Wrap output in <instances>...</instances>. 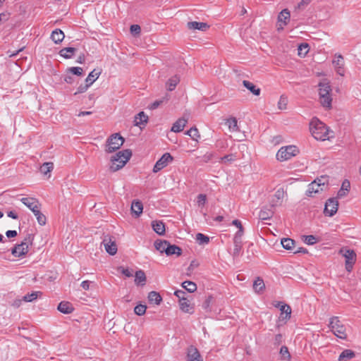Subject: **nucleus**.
<instances>
[{
	"mask_svg": "<svg viewBox=\"0 0 361 361\" xmlns=\"http://www.w3.org/2000/svg\"><path fill=\"white\" fill-rule=\"evenodd\" d=\"M310 130L312 135L317 140L329 139V129L327 126L317 118L312 119L310 123Z\"/></svg>",
	"mask_w": 361,
	"mask_h": 361,
	"instance_id": "nucleus-1",
	"label": "nucleus"
},
{
	"mask_svg": "<svg viewBox=\"0 0 361 361\" xmlns=\"http://www.w3.org/2000/svg\"><path fill=\"white\" fill-rule=\"evenodd\" d=\"M132 156V152L130 149H124L118 152L111 158V165L110 169L115 172L123 168Z\"/></svg>",
	"mask_w": 361,
	"mask_h": 361,
	"instance_id": "nucleus-2",
	"label": "nucleus"
},
{
	"mask_svg": "<svg viewBox=\"0 0 361 361\" xmlns=\"http://www.w3.org/2000/svg\"><path fill=\"white\" fill-rule=\"evenodd\" d=\"M319 94L322 105L327 109L331 107L332 98L331 96V88L329 82H319Z\"/></svg>",
	"mask_w": 361,
	"mask_h": 361,
	"instance_id": "nucleus-3",
	"label": "nucleus"
},
{
	"mask_svg": "<svg viewBox=\"0 0 361 361\" xmlns=\"http://www.w3.org/2000/svg\"><path fill=\"white\" fill-rule=\"evenodd\" d=\"M328 178L322 176L317 178L308 185V188L306 191V195L308 197H313L314 194L319 193L320 191L324 190L327 188Z\"/></svg>",
	"mask_w": 361,
	"mask_h": 361,
	"instance_id": "nucleus-4",
	"label": "nucleus"
},
{
	"mask_svg": "<svg viewBox=\"0 0 361 361\" xmlns=\"http://www.w3.org/2000/svg\"><path fill=\"white\" fill-rule=\"evenodd\" d=\"M329 327L334 334L339 338L345 339L347 338L346 329L337 317H333L330 319Z\"/></svg>",
	"mask_w": 361,
	"mask_h": 361,
	"instance_id": "nucleus-5",
	"label": "nucleus"
},
{
	"mask_svg": "<svg viewBox=\"0 0 361 361\" xmlns=\"http://www.w3.org/2000/svg\"><path fill=\"white\" fill-rule=\"evenodd\" d=\"M298 152V148L294 145L282 147L276 153V159L279 161H285L296 156Z\"/></svg>",
	"mask_w": 361,
	"mask_h": 361,
	"instance_id": "nucleus-6",
	"label": "nucleus"
},
{
	"mask_svg": "<svg viewBox=\"0 0 361 361\" xmlns=\"http://www.w3.org/2000/svg\"><path fill=\"white\" fill-rule=\"evenodd\" d=\"M124 138L119 133L111 135L106 141V152L112 153L118 149L124 142Z\"/></svg>",
	"mask_w": 361,
	"mask_h": 361,
	"instance_id": "nucleus-7",
	"label": "nucleus"
},
{
	"mask_svg": "<svg viewBox=\"0 0 361 361\" xmlns=\"http://www.w3.org/2000/svg\"><path fill=\"white\" fill-rule=\"evenodd\" d=\"M173 159V157L169 153L166 152L164 154L154 166L153 172H159L171 162Z\"/></svg>",
	"mask_w": 361,
	"mask_h": 361,
	"instance_id": "nucleus-8",
	"label": "nucleus"
},
{
	"mask_svg": "<svg viewBox=\"0 0 361 361\" xmlns=\"http://www.w3.org/2000/svg\"><path fill=\"white\" fill-rule=\"evenodd\" d=\"M338 207V200L336 198H330L325 204L324 213L326 216H333L337 212Z\"/></svg>",
	"mask_w": 361,
	"mask_h": 361,
	"instance_id": "nucleus-9",
	"label": "nucleus"
},
{
	"mask_svg": "<svg viewBox=\"0 0 361 361\" xmlns=\"http://www.w3.org/2000/svg\"><path fill=\"white\" fill-rule=\"evenodd\" d=\"M286 192L283 188L278 189L275 193L271 196L269 204L271 208L279 206L281 204L282 201L285 197Z\"/></svg>",
	"mask_w": 361,
	"mask_h": 361,
	"instance_id": "nucleus-10",
	"label": "nucleus"
},
{
	"mask_svg": "<svg viewBox=\"0 0 361 361\" xmlns=\"http://www.w3.org/2000/svg\"><path fill=\"white\" fill-rule=\"evenodd\" d=\"M102 244L105 250L111 255H114L117 252V246L114 240H112L111 237L106 235L102 241Z\"/></svg>",
	"mask_w": 361,
	"mask_h": 361,
	"instance_id": "nucleus-11",
	"label": "nucleus"
},
{
	"mask_svg": "<svg viewBox=\"0 0 361 361\" xmlns=\"http://www.w3.org/2000/svg\"><path fill=\"white\" fill-rule=\"evenodd\" d=\"M186 361H203L199 350L194 345H190L188 348Z\"/></svg>",
	"mask_w": 361,
	"mask_h": 361,
	"instance_id": "nucleus-12",
	"label": "nucleus"
},
{
	"mask_svg": "<svg viewBox=\"0 0 361 361\" xmlns=\"http://www.w3.org/2000/svg\"><path fill=\"white\" fill-rule=\"evenodd\" d=\"M21 202L27 207L33 214L35 211L40 209V204L37 199L34 197H23L20 199Z\"/></svg>",
	"mask_w": 361,
	"mask_h": 361,
	"instance_id": "nucleus-13",
	"label": "nucleus"
},
{
	"mask_svg": "<svg viewBox=\"0 0 361 361\" xmlns=\"http://www.w3.org/2000/svg\"><path fill=\"white\" fill-rule=\"evenodd\" d=\"M290 14L287 8L282 10L278 16V21L280 23L278 30H283V26L286 25L290 20Z\"/></svg>",
	"mask_w": 361,
	"mask_h": 361,
	"instance_id": "nucleus-14",
	"label": "nucleus"
},
{
	"mask_svg": "<svg viewBox=\"0 0 361 361\" xmlns=\"http://www.w3.org/2000/svg\"><path fill=\"white\" fill-rule=\"evenodd\" d=\"M333 64L336 68V73L340 75L343 76L345 71L343 68L344 59L343 56L341 54L336 55L335 59L333 61Z\"/></svg>",
	"mask_w": 361,
	"mask_h": 361,
	"instance_id": "nucleus-15",
	"label": "nucleus"
},
{
	"mask_svg": "<svg viewBox=\"0 0 361 361\" xmlns=\"http://www.w3.org/2000/svg\"><path fill=\"white\" fill-rule=\"evenodd\" d=\"M28 252V245H25V243L16 245L11 250V253L15 257H23Z\"/></svg>",
	"mask_w": 361,
	"mask_h": 361,
	"instance_id": "nucleus-16",
	"label": "nucleus"
},
{
	"mask_svg": "<svg viewBox=\"0 0 361 361\" xmlns=\"http://www.w3.org/2000/svg\"><path fill=\"white\" fill-rule=\"evenodd\" d=\"M339 253L345 258V262L348 264H355L356 261V254L354 250L341 248L339 251Z\"/></svg>",
	"mask_w": 361,
	"mask_h": 361,
	"instance_id": "nucleus-17",
	"label": "nucleus"
},
{
	"mask_svg": "<svg viewBox=\"0 0 361 361\" xmlns=\"http://www.w3.org/2000/svg\"><path fill=\"white\" fill-rule=\"evenodd\" d=\"M187 26L190 30H198L201 31H206L209 27L207 23L197 21L188 22Z\"/></svg>",
	"mask_w": 361,
	"mask_h": 361,
	"instance_id": "nucleus-18",
	"label": "nucleus"
},
{
	"mask_svg": "<svg viewBox=\"0 0 361 361\" xmlns=\"http://www.w3.org/2000/svg\"><path fill=\"white\" fill-rule=\"evenodd\" d=\"M58 310L63 314H71L73 312V305L67 301L61 302L57 307Z\"/></svg>",
	"mask_w": 361,
	"mask_h": 361,
	"instance_id": "nucleus-19",
	"label": "nucleus"
},
{
	"mask_svg": "<svg viewBox=\"0 0 361 361\" xmlns=\"http://www.w3.org/2000/svg\"><path fill=\"white\" fill-rule=\"evenodd\" d=\"M166 255L168 256L172 255L180 256L182 254V250L180 247L176 245H171L169 242H168V245L167 247H166Z\"/></svg>",
	"mask_w": 361,
	"mask_h": 361,
	"instance_id": "nucleus-20",
	"label": "nucleus"
},
{
	"mask_svg": "<svg viewBox=\"0 0 361 361\" xmlns=\"http://www.w3.org/2000/svg\"><path fill=\"white\" fill-rule=\"evenodd\" d=\"M187 123L188 120L184 118H180L178 119L171 127V131L174 133L181 132Z\"/></svg>",
	"mask_w": 361,
	"mask_h": 361,
	"instance_id": "nucleus-21",
	"label": "nucleus"
},
{
	"mask_svg": "<svg viewBox=\"0 0 361 361\" xmlns=\"http://www.w3.org/2000/svg\"><path fill=\"white\" fill-rule=\"evenodd\" d=\"M142 210H143V205L140 201H138V200L133 201L132 204H131V212L133 214H135V216L136 217H138L140 216V214L142 213Z\"/></svg>",
	"mask_w": 361,
	"mask_h": 361,
	"instance_id": "nucleus-22",
	"label": "nucleus"
},
{
	"mask_svg": "<svg viewBox=\"0 0 361 361\" xmlns=\"http://www.w3.org/2000/svg\"><path fill=\"white\" fill-rule=\"evenodd\" d=\"M64 37V33L60 29H55L52 31L51 35V39L55 44L61 43Z\"/></svg>",
	"mask_w": 361,
	"mask_h": 361,
	"instance_id": "nucleus-23",
	"label": "nucleus"
},
{
	"mask_svg": "<svg viewBox=\"0 0 361 361\" xmlns=\"http://www.w3.org/2000/svg\"><path fill=\"white\" fill-rule=\"evenodd\" d=\"M273 215L274 211L271 207H263L259 213V218L262 220H267L270 219Z\"/></svg>",
	"mask_w": 361,
	"mask_h": 361,
	"instance_id": "nucleus-24",
	"label": "nucleus"
},
{
	"mask_svg": "<svg viewBox=\"0 0 361 361\" xmlns=\"http://www.w3.org/2000/svg\"><path fill=\"white\" fill-rule=\"evenodd\" d=\"M179 82L180 77L178 75H175L172 76L166 83V89L169 91H173L176 88V85L179 83Z\"/></svg>",
	"mask_w": 361,
	"mask_h": 361,
	"instance_id": "nucleus-25",
	"label": "nucleus"
},
{
	"mask_svg": "<svg viewBox=\"0 0 361 361\" xmlns=\"http://www.w3.org/2000/svg\"><path fill=\"white\" fill-rule=\"evenodd\" d=\"M243 85L245 87H246L248 90H250L254 95L259 96L261 92V90L259 87H257L252 82L248 80H243Z\"/></svg>",
	"mask_w": 361,
	"mask_h": 361,
	"instance_id": "nucleus-26",
	"label": "nucleus"
},
{
	"mask_svg": "<svg viewBox=\"0 0 361 361\" xmlns=\"http://www.w3.org/2000/svg\"><path fill=\"white\" fill-rule=\"evenodd\" d=\"M148 116L143 112L141 111L135 116V126H140L147 123Z\"/></svg>",
	"mask_w": 361,
	"mask_h": 361,
	"instance_id": "nucleus-27",
	"label": "nucleus"
},
{
	"mask_svg": "<svg viewBox=\"0 0 361 361\" xmlns=\"http://www.w3.org/2000/svg\"><path fill=\"white\" fill-rule=\"evenodd\" d=\"M76 49L73 47H66L60 50L59 54L65 59H71L76 51Z\"/></svg>",
	"mask_w": 361,
	"mask_h": 361,
	"instance_id": "nucleus-28",
	"label": "nucleus"
},
{
	"mask_svg": "<svg viewBox=\"0 0 361 361\" xmlns=\"http://www.w3.org/2000/svg\"><path fill=\"white\" fill-rule=\"evenodd\" d=\"M101 74V71L94 69L91 71L85 79V82L91 86L93 82L99 78Z\"/></svg>",
	"mask_w": 361,
	"mask_h": 361,
	"instance_id": "nucleus-29",
	"label": "nucleus"
},
{
	"mask_svg": "<svg viewBox=\"0 0 361 361\" xmlns=\"http://www.w3.org/2000/svg\"><path fill=\"white\" fill-rule=\"evenodd\" d=\"M152 226L153 230L159 235H163L165 233V226L162 221H152Z\"/></svg>",
	"mask_w": 361,
	"mask_h": 361,
	"instance_id": "nucleus-30",
	"label": "nucleus"
},
{
	"mask_svg": "<svg viewBox=\"0 0 361 361\" xmlns=\"http://www.w3.org/2000/svg\"><path fill=\"white\" fill-rule=\"evenodd\" d=\"M350 188V181L348 180H344L342 183L341 188L340 190L338 192V197H343L346 195V194L348 192Z\"/></svg>",
	"mask_w": 361,
	"mask_h": 361,
	"instance_id": "nucleus-31",
	"label": "nucleus"
},
{
	"mask_svg": "<svg viewBox=\"0 0 361 361\" xmlns=\"http://www.w3.org/2000/svg\"><path fill=\"white\" fill-rule=\"evenodd\" d=\"M226 124L228 126L231 132H238L239 128L238 126V121L235 117L229 118L226 120Z\"/></svg>",
	"mask_w": 361,
	"mask_h": 361,
	"instance_id": "nucleus-32",
	"label": "nucleus"
},
{
	"mask_svg": "<svg viewBox=\"0 0 361 361\" xmlns=\"http://www.w3.org/2000/svg\"><path fill=\"white\" fill-rule=\"evenodd\" d=\"M135 283L137 285H145L146 281V276L142 270L137 271L135 274Z\"/></svg>",
	"mask_w": 361,
	"mask_h": 361,
	"instance_id": "nucleus-33",
	"label": "nucleus"
},
{
	"mask_svg": "<svg viewBox=\"0 0 361 361\" xmlns=\"http://www.w3.org/2000/svg\"><path fill=\"white\" fill-rule=\"evenodd\" d=\"M280 310L281 312V317H282L283 319H290L291 314V308L289 305L286 304H282L280 307Z\"/></svg>",
	"mask_w": 361,
	"mask_h": 361,
	"instance_id": "nucleus-34",
	"label": "nucleus"
},
{
	"mask_svg": "<svg viewBox=\"0 0 361 361\" xmlns=\"http://www.w3.org/2000/svg\"><path fill=\"white\" fill-rule=\"evenodd\" d=\"M355 353L351 350H344L338 357V361H348L355 357Z\"/></svg>",
	"mask_w": 361,
	"mask_h": 361,
	"instance_id": "nucleus-35",
	"label": "nucleus"
},
{
	"mask_svg": "<svg viewBox=\"0 0 361 361\" xmlns=\"http://www.w3.org/2000/svg\"><path fill=\"white\" fill-rule=\"evenodd\" d=\"M149 301L156 305H159L162 301L160 294L156 291H151L148 295Z\"/></svg>",
	"mask_w": 361,
	"mask_h": 361,
	"instance_id": "nucleus-36",
	"label": "nucleus"
},
{
	"mask_svg": "<svg viewBox=\"0 0 361 361\" xmlns=\"http://www.w3.org/2000/svg\"><path fill=\"white\" fill-rule=\"evenodd\" d=\"M179 304L180 308L183 312L190 314L193 312V307L191 306L189 300L187 298L180 301Z\"/></svg>",
	"mask_w": 361,
	"mask_h": 361,
	"instance_id": "nucleus-37",
	"label": "nucleus"
},
{
	"mask_svg": "<svg viewBox=\"0 0 361 361\" xmlns=\"http://www.w3.org/2000/svg\"><path fill=\"white\" fill-rule=\"evenodd\" d=\"M281 245L283 247L287 250L293 251L294 250V245L295 240L290 238H283L281 240Z\"/></svg>",
	"mask_w": 361,
	"mask_h": 361,
	"instance_id": "nucleus-38",
	"label": "nucleus"
},
{
	"mask_svg": "<svg viewBox=\"0 0 361 361\" xmlns=\"http://www.w3.org/2000/svg\"><path fill=\"white\" fill-rule=\"evenodd\" d=\"M181 286L184 289L190 293H194L197 290L196 283L190 281H185L183 282Z\"/></svg>",
	"mask_w": 361,
	"mask_h": 361,
	"instance_id": "nucleus-39",
	"label": "nucleus"
},
{
	"mask_svg": "<svg viewBox=\"0 0 361 361\" xmlns=\"http://www.w3.org/2000/svg\"><path fill=\"white\" fill-rule=\"evenodd\" d=\"M168 242L167 240H157L154 242V247L160 252L166 253V247H167Z\"/></svg>",
	"mask_w": 361,
	"mask_h": 361,
	"instance_id": "nucleus-40",
	"label": "nucleus"
},
{
	"mask_svg": "<svg viewBox=\"0 0 361 361\" xmlns=\"http://www.w3.org/2000/svg\"><path fill=\"white\" fill-rule=\"evenodd\" d=\"M265 288V285L264 283V281L260 279L257 278L253 283V288L257 293L262 292Z\"/></svg>",
	"mask_w": 361,
	"mask_h": 361,
	"instance_id": "nucleus-41",
	"label": "nucleus"
},
{
	"mask_svg": "<svg viewBox=\"0 0 361 361\" xmlns=\"http://www.w3.org/2000/svg\"><path fill=\"white\" fill-rule=\"evenodd\" d=\"M34 214L36 216L37 222L39 225L44 226L46 224L47 218L45 215L41 212L40 209L37 211H35Z\"/></svg>",
	"mask_w": 361,
	"mask_h": 361,
	"instance_id": "nucleus-42",
	"label": "nucleus"
},
{
	"mask_svg": "<svg viewBox=\"0 0 361 361\" xmlns=\"http://www.w3.org/2000/svg\"><path fill=\"white\" fill-rule=\"evenodd\" d=\"M41 295L42 293L39 291L33 292L30 294H27L23 297V300L25 302H32L38 298V295Z\"/></svg>",
	"mask_w": 361,
	"mask_h": 361,
	"instance_id": "nucleus-43",
	"label": "nucleus"
},
{
	"mask_svg": "<svg viewBox=\"0 0 361 361\" xmlns=\"http://www.w3.org/2000/svg\"><path fill=\"white\" fill-rule=\"evenodd\" d=\"M54 168V164L52 162H45L40 167V171L44 174H47Z\"/></svg>",
	"mask_w": 361,
	"mask_h": 361,
	"instance_id": "nucleus-44",
	"label": "nucleus"
},
{
	"mask_svg": "<svg viewBox=\"0 0 361 361\" xmlns=\"http://www.w3.org/2000/svg\"><path fill=\"white\" fill-rule=\"evenodd\" d=\"M302 238L304 243L308 245H312L318 241V239L313 235H303Z\"/></svg>",
	"mask_w": 361,
	"mask_h": 361,
	"instance_id": "nucleus-45",
	"label": "nucleus"
},
{
	"mask_svg": "<svg viewBox=\"0 0 361 361\" xmlns=\"http://www.w3.org/2000/svg\"><path fill=\"white\" fill-rule=\"evenodd\" d=\"M196 240L200 245L208 244L209 242V238L200 233L196 235Z\"/></svg>",
	"mask_w": 361,
	"mask_h": 361,
	"instance_id": "nucleus-46",
	"label": "nucleus"
},
{
	"mask_svg": "<svg viewBox=\"0 0 361 361\" xmlns=\"http://www.w3.org/2000/svg\"><path fill=\"white\" fill-rule=\"evenodd\" d=\"M67 73H71L78 76L83 75V69L80 67H71L67 69Z\"/></svg>",
	"mask_w": 361,
	"mask_h": 361,
	"instance_id": "nucleus-47",
	"label": "nucleus"
},
{
	"mask_svg": "<svg viewBox=\"0 0 361 361\" xmlns=\"http://www.w3.org/2000/svg\"><path fill=\"white\" fill-rule=\"evenodd\" d=\"M186 134L195 140H197V138L200 137L198 130L195 127H192L188 130Z\"/></svg>",
	"mask_w": 361,
	"mask_h": 361,
	"instance_id": "nucleus-48",
	"label": "nucleus"
},
{
	"mask_svg": "<svg viewBox=\"0 0 361 361\" xmlns=\"http://www.w3.org/2000/svg\"><path fill=\"white\" fill-rule=\"evenodd\" d=\"M244 234V230H238L233 238V244H243L242 238Z\"/></svg>",
	"mask_w": 361,
	"mask_h": 361,
	"instance_id": "nucleus-49",
	"label": "nucleus"
},
{
	"mask_svg": "<svg viewBox=\"0 0 361 361\" xmlns=\"http://www.w3.org/2000/svg\"><path fill=\"white\" fill-rule=\"evenodd\" d=\"M147 307L145 305H137L134 308V312L137 315L142 316L145 314Z\"/></svg>",
	"mask_w": 361,
	"mask_h": 361,
	"instance_id": "nucleus-50",
	"label": "nucleus"
},
{
	"mask_svg": "<svg viewBox=\"0 0 361 361\" xmlns=\"http://www.w3.org/2000/svg\"><path fill=\"white\" fill-rule=\"evenodd\" d=\"M207 202V195L204 194H200L197 197V204L198 207H203Z\"/></svg>",
	"mask_w": 361,
	"mask_h": 361,
	"instance_id": "nucleus-51",
	"label": "nucleus"
},
{
	"mask_svg": "<svg viewBox=\"0 0 361 361\" xmlns=\"http://www.w3.org/2000/svg\"><path fill=\"white\" fill-rule=\"evenodd\" d=\"M236 159V156L233 154H230L225 155L224 157H221V161L222 163H226V162H232Z\"/></svg>",
	"mask_w": 361,
	"mask_h": 361,
	"instance_id": "nucleus-52",
	"label": "nucleus"
},
{
	"mask_svg": "<svg viewBox=\"0 0 361 361\" xmlns=\"http://www.w3.org/2000/svg\"><path fill=\"white\" fill-rule=\"evenodd\" d=\"M90 86L85 82V84H81L77 89V91L74 93V95L85 92Z\"/></svg>",
	"mask_w": 361,
	"mask_h": 361,
	"instance_id": "nucleus-53",
	"label": "nucleus"
},
{
	"mask_svg": "<svg viewBox=\"0 0 361 361\" xmlns=\"http://www.w3.org/2000/svg\"><path fill=\"white\" fill-rule=\"evenodd\" d=\"M280 354L284 359H290V355L289 353L288 349L286 346H282L280 349Z\"/></svg>",
	"mask_w": 361,
	"mask_h": 361,
	"instance_id": "nucleus-54",
	"label": "nucleus"
},
{
	"mask_svg": "<svg viewBox=\"0 0 361 361\" xmlns=\"http://www.w3.org/2000/svg\"><path fill=\"white\" fill-rule=\"evenodd\" d=\"M287 102H288L287 98L283 96H281L280 97V99L278 103L279 108L280 109H286Z\"/></svg>",
	"mask_w": 361,
	"mask_h": 361,
	"instance_id": "nucleus-55",
	"label": "nucleus"
},
{
	"mask_svg": "<svg viewBox=\"0 0 361 361\" xmlns=\"http://www.w3.org/2000/svg\"><path fill=\"white\" fill-rule=\"evenodd\" d=\"M242 245H243L242 243L234 244V248H233V257H237L240 255V252L242 249Z\"/></svg>",
	"mask_w": 361,
	"mask_h": 361,
	"instance_id": "nucleus-56",
	"label": "nucleus"
},
{
	"mask_svg": "<svg viewBox=\"0 0 361 361\" xmlns=\"http://www.w3.org/2000/svg\"><path fill=\"white\" fill-rule=\"evenodd\" d=\"M34 240V234L27 233L22 243H25L26 245H32Z\"/></svg>",
	"mask_w": 361,
	"mask_h": 361,
	"instance_id": "nucleus-57",
	"label": "nucleus"
},
{
	"mask_svg": "<svg viewBox=\"0 0 361 361\" xmlns=\"http://www.w3.org/2000/svg\"><path fill=\"white\" fill-rule=\"evenodd\" d=\"M174 295L178 298L179 302L186 299V293L182 290H177L174 292Z\"/></svg>",
	"mask_w": 361,
	"mask_h": 361,
	"instance_id": "nucleus-58",
	"label": "nucleus"
},
{
	"mask_svg": "<svg viewBox=\"0 0 361 361\" xmlns=\"http://www.w3.org/2000/svg\"><path fill=\"white\" fill-rule=\"evenodd\" d=\"M283 343V335L281 334H278L275 335L274 338V345L276 346L279 345Z\"/></svg>",
	"mask_w": 361,
	"mask_h": 361,
	"instance_id": "nucleus-59",
	"label": "nucleus"
},
{
	"mask_svg": "<svg viewBox=\"0 0 361 361\" xmlns=\"http://www.w3.org/2000/svg\"><path fill=\"white\" fill-rule=\"evenodd\" d=\"M130 32L134 35H137L141 32L140 26L138 25H132L130 26Z\"/></svg>",
	"mask_w": 361,
	"mask_h": 361,
	"instance_id": "nucleus-60",
	"label": "nucleus"
},
{
	"mask_svg": "<svg viewBox=\"0 0 361 361\" xmlns=\"http://www.w3.org/2000/svg\"><path fill=\"white\" fill-rule=\"evenodd\" d=\"M163 99L156 100L150 104L149 108L152 110L156 109L161 105V104L163 103Z\"/></svg>",
	"mask_w": 361,
	"mask_h": 361,
	"instance_id": "nucleus-61",
	"label": "nucleus"
},
{
	"mask_svg": "<svg viewBox=\"0 0 361 361\" xmlns=\"http://www.w3.org/2000/svg\"><path fill=\"white\" fill-rule=\"evenodd\" d=\"M18 233L16 231L14 230H8L6 232V235L7 238H14L17 236Z\"/></svg>",
	"mask_w": 361,
	"mask_h": 361,
	"instance_id": "nucleus-62",
	"label": "nucleus"
},
{
	"mask_svg": "<svg viewBox=\"0 0 361 361\" xmlns=\"http://www.w3.org/2000/svg\"><path fill=\"white\" fill-rule=\"evenodd\" d=\"M121 273L126 277H130L133 276L132 271L128 268H122Z\"/></svg>",
	"mask_w": 361,
	"mask_h": 361,
	"instance_id": "nucleus-63",
	"label": "nucleus"
},
{
	"mask_svg": "<svg viewBox=\"0 0 361 361\" xmlns=\"http://www.w3.org/2000/svg\"><path fill=\"white\" fill-rule=\"evenodd\" d=\"M198 265H199V264L195 260H192L190 262V266L188 268V271H192L195 268L197 267Z\"/></svg>",
	"mask_w": 361,
	"mask_h": 361,
	"instance_id": "nucleus-64",
	"label": "nucleus"
}]
</instances>
